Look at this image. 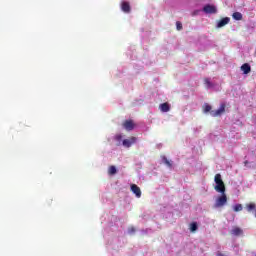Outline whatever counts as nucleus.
Masks as SVG:
<instances>
[{
	"label": "nucleus",
	"mask_w": 256,
	"mask_h": 256,
	"mask_svg": "<svg viewBox=\"0 0 256 256\" xmlns=\"http://www.w3.org/2000/svg\"><path fill=\"white\" fill-rule=\"evenodd\" d=\"M241 71H243L244 75H249L251 73V65L249 63H245L241 66Z\"/></svg>",
	"instance_id": "nucleus-12"
},
{
	"label": "nucleus",
	"mask_w": 256,
	"mask_h": 256,
	"mask_svg": "<svg viewBox=\"0 0 256 256\" xmlns=\"http://www.w3.org/2000/svg\"><path fill=\"white\" fill-rule=\"evenodd\" d=\"M131 191L132 193H134V195H136L138 199L141 198V188H139V186H137L136 184H132Z\"/></svg>",
	"instance_id": "nucleus-8"
},
{
	"label": "nucleus",
	"mask_w": 256,
	"mask_h": 256,
	"mask_svg": "<svg viewBox=\"0 0 256 256\" xmlns=\"http://www.w3.org/2000/svg\"><path fill=\"white\" fill-rule=\"evenodd\" d=\"M234 211L237 213V212H239V211H243V205H241V204H236L235 206H234Z\"/></svg>",
	"instance_id": "nucleus-17"
},
{
	"label": "nucleus",
	"mask_w": 256,
	"mask_h": 256,
	"mask_svg": "<svg viewBox=\"0 0 256 256\" xmlns=\"http://www.w3.org/2000/svg\"><path fill=\"white\" fill-rule=\"evenodd\" d=\"M109 175H115L117 174V168L115 166H110L108 169Z\"/></svg>",
	"instance_id": "nucleus-15"
},
{
	"label": "nucleus",
	"mask_w": 256,
	"mask_h": 256,
	"mask_svg": "<svg viewBox=\"0 0 256 256\" xmlns=\"http://www.w3.org/2000/svg\"><path fill=\"white\" fill-rule=\"evenodd\" d=\"M176 29H177L178 31H181V29H183V24H182L181 22L177 21V22H176Z\"/></svg>",
	"instance_id": "nucleus-19"
},
{
	"label": "nucleus",
	"mask_w": 256,
	"mask_h": 256,
	"mask_svg": "<svg viewBox=\"0 0 256 256\" xmlns=\"http://www.w3.org/2000/svg\"><path fill=\"white\" fill-rule=\"evenodd\" d=\"M135 143H137V137L135 136H132L129 139H124L122 141V145L127 148L131 147V145H135Z\"/></svg>",
	"instance_id": "nucleus-4"
},
{
	"label": "nucleus",
	"mask_w": 256,
	"mask_h": 256,
	"mask_svg": "<svg viewBox=\"0 0 256 256\" xmlns=\"http://www.w3.org/2000/svg\"><path fill=\"white\" fill-rule=\"evenodd\" d=\"M115 141H118V143H121V141H123V136L121 134L116 135Z\"/></svg>",
	"instance_id": "nucleus-20"
},
{
	"label": "nucleus",
	"mask_w": 256,
	"mask_h": 256,
	"mask_svg": "<svg viewBox=\"0 0 256 256\" xmlns=\"http://www.w3.org/2000/svg\"><path fill=\"white\" fill-rule=\"evenodd\" d=\"M122 126L126 131H133V129H135V122H133V120H125Z\"/></svg>",
	"instance_id": "nucleus-5"
},
{
	"label": "nucleus",
	"mask_w": 256,
	"mask_h": 256,
	"mask_svg": "<svg viewBox=\"0 0 256 256\" xmlns=\"http://www.w3.org/2000/svg\"><path fill=\"white\" fill-rule=\"evenodd\" d=\"M230 233L232 235H234L235 237H239L240 235H243V229H241L240 227L235 226V227L232 228Z\"/></svg>",
	"instance_id": "nucleus-9"
},
{
	"label": "nucleus",
	"mask_w": 256,
	"mask_h": 256,
	"mask_svg": "<svg viewBox=\"0 0 256 256\" xmlns=\"http://www.w3.org/2000/svg\"><path fill=\"white\" fill-rule=\"evenodd\" d=\"M204 83L207 87H212L211 80H209V78L204 79Z\"/></svg>",
	"instance_id": "nucleus-21"
},
{
	"label": "nucleus",
	"mask_w": 256,
	"mask_h": 256,
	"mask_svg": "<svg viewBox=\"0 0 256 256\" xmlns=\"http://www.w3.org/2000/svg\"><path fill=\"white\" fill-rule=\"evenodd\" d=\"M197 229H198L197 222H193L190 224V231L192 233H195V231H197Z\"/></svg>",
	"instance_id": "nucleus-16"
},
{
	"label": "nucleus",
	"mask_w": 256,
	"mask_h": 256,
	"mask_svg": "<svg viewBox=\"0 0 256 256\" xmlns=\"http://www.w3.org/2000/svg\"><path fill=\"white\" fill-rule=\"evenodd\" d=\"M135 227H130L129 229H128V233L130 234V235H133V233H135Z\"/></svg>",
	"instance_id": "nucleus-22"
},
{
	"label": "nucleus",
	"mask_w": 256,
	"mask_h": 256,
	"mask_svg": "<svg viewBox=\"0 0 256 256\" xmlns=\"http://www.w3.org/2000/svg\"><path fill=\"white\" fill-rule=\"evenodd\" d=\"M225 205H227V195L224 192V193H221V196H219L216 199L215 207L219 208V207H223Z\"/></svg>",
	"instance_id": "nucleus-3"
},
{
	"label": "nucleus",
	"mask_w": 256,
	"mask_h": 256,
	"mask_svg": "<svg viewBox=\"0 0 256 256\" xmlns=\"http://www.w3.org/2000/svg\"><path fill=\"white\" fill-rule=\"evenodd\" d=\"M248 164H249V161L246 160V161L244 162V165H248Z\"/></svg>",
	"instance_id": "nucleus-24"
},
{
	"label": "nucleus",
	"mask_w": 256,
	"mask_h": 256,
	"mask_svg": "<svg viewBox=\"0 0 256 256\" xmlns=\"http://www.w3.org/2000/svg\"><path fill=\"white\" fill-rule=\"evenodd\" d=\"M225 107H226L225 103H222L218 110L211 111V109H212L211 105L205 104L204 105V113L210 112L211 117H219V116L223 115V113H225Z\"/></svg>",
	"instance_id": "nucleus-1"
},
{
	"label": "nucleus",
	"mask_w": 256,
	"mask_h": 256,
	"mask_svg": "<svg viewBox=\"0 0 256 256\" xmlns=\"http://www.w3.org/2000/svg\"><path fill=\"white\" fill-rule=\"evenodd\" d=\"M216 256H225V254H223L221 252H217Z\"/></svg>",
	"instance_id": "nucleus-23"
},
{
	"label": "nucleus",
	"mask_w": 256,
	"mask_h": 256,
	"mask_svg": "<svg viewBox=\"0 0 256 256\" xmlns=\"http://www.w3.org/2000/svg\"><path fill=\"white\" fill-rule=\"evenodd\" d=\"M121 9L124 13H131V5L129 2H122Z\"/></svg>",
	"instance_id": "nucleus-11"
},
{
	"label": "nucleus",
	"mask_w": 256,
	"mask_h": 256,
	"mask_svg": "<svg viewBox=\"0 0 256 256\" xmlns=\"http://www.w3.org/2000/svg\"><path fill=\"white\" fill-rule=\"evenodd\" d=\"M159 109L162 113H169V111H171V105L165 102L159 105Z\"/></svg>",
	"instance_id": "nucleus-7"
},
{
	"label": "nucleus",
	"mask_w": 256,
	"mask_h": 256,
	"mask_svg": "<svg viewBox=\"0 0 256 256\" xmlns=\"http://www.w3.org/2000/svg\"><path fill=\"white\" fill-rule=\"evenodd\" d=\"M229 21H231V18L225 17L218 21L217 27L220 29L221 27H225V25H228Z\"/></svg>",
	"instance_id": "nucleus-10"
},
{
	"label": "nucleus",
	"mask_w": 256,
	"mask_h": 256,
	"mask_svg": "<svg viewBox=\"0 0 256 256\" xmlns=\"http://www.w3.org/2000/svg\"><path fill=\"white\" fill-rule=\"evenodd\" d=\"M256 209V204L251 202L249 204H246V210L248 211V213H253V211H255Z\"/></svg>",
	"instance_id": "nucleus-13"
},
{
	"label": "nucleus",
	"mask_w": 256,
	"mask_h": 256,
	"mask_svg": "<svg viewBox=\"0 0 256 256\" xmlns=\"http://www.w3.org/2000/svg\"><path fill=\"white\" fill-rule=\"evenodd\" d=\"M162 159L165 165H167V167H173V164H171V162L167 159V157L164 156Z\"/></svg>",
	"instance_id": "nucleus-18"
},
{
	"label": "nucleus",
	"mask_w": 256,
	"mask_h": 256,
	"mask_svg": "<svg viewBox=\"0 0 256 256\" xmlns=\"http://www.w3.org/2000/svg\"><path fill=\"white\" fill-rule=\"evenodd\" d=\"M203 11H204V13L213 15V14L217 13V7H215L211 4H208L203 7Z\"/></svg>",
	"instance_id": "nucleus-6"
},
{
	"label": "nucleus",
	"mask_w": 256,
	"mask_h": 256,
	"mask_svg": "<svg viewBox=\"0 0 256 256\" xmlns=\"http://www.w3.org/2000/svg\"><path fill=\"white\" fill-rule=\"evenodd\" d=\"M214 182L216 183L214 187L215 191H217V193H225V182H223L221 174L215 175Z\"/></svg>",
	"instance_id": "nucleus-2"
},
{
	"label": "nucleus",
	"mask_w": 256,
	"mask_h": 256,
	"mask_svg": "<svg viewBox=\"0 0 256 256\" xmlns=\"http://www.w3.org/2000/svg\"><path fill=\"white\" fill-rule=\"evenodd\" d=\"M233 19H235V21H241L243 19V14H241L240 12H234L232 14Z\"/></svg>",
	"instance_id": "nucleus-14"
}]
</instances>
